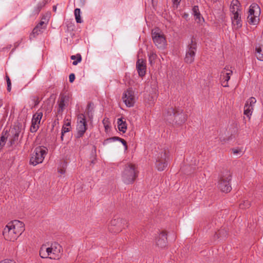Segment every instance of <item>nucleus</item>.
Masks as SVG:
<instances>
[{
  "label": "nucleus",
  "instance_id": "nucleus-1",
  "mask_svg": "<svg viewBox=\"0 0 263 263\" xmlns=\"http://www.w3.org/2000/svg\"><path fill=\"white\" fill-rule=\"evenodd\" d=\"M24 230V224L21 221L15 220L8 223L4 229L3 234L6 240L14 241Z\"/></svg>",
  "mask_w": 263,
  "mask_h": 263
},
{
  "label": "nucleus",
  "instance_id": "nucleus-2",
  "mask_svg": "<svg viewBox=\"0 0 263 263\" xmlns=\"http://www.w3.org/2000/svg\"><path fill=\"white\" fill-rule=\"evenodd\" d=\"M62 247L58 243L43 245L40 250V255L43 258L59 259L61 255Z\"/></svg>",
  "mask_w": 263,
  "mask_h": 263
},
{
  "label": "nucleus",
  "instance_id": "nucleus-3",
  "mask_svg": "<svg viewBox=\"0 0 263 263\" xmlns=\"http://www.w3.org/2000/svg\"><path fill=\"white\" fill-rule=\"evenodd\" d=\"M166 119L171 122L175 123L178 125L184 123L186 119L187 116L179 108L174 109L171 108L168 109L166 114Z\"/></svg>",
  "mask_w": 263,
  "mask_h": 263
},
{
  "label": "nucleus",
  "instance_id": "nucleus-4",
  "mask_svg": "<svg viewBox=\"0 0 263 263\" xmlns=\"http://www.w3.org/2000/svg\"><path fill=\"white\" fill-rule=\"evenodd\" d=\"M138 176L135 165L132 164L126 165L122 174V181L127 184L134 182Z\"/></svg>",
  "mask_w": 263,
  "mask_h": 263
},
{
  "label": "nucleus",
  "instance_id": "nucleus-5",
  "mask_svg": "<svg viewBox=\"0 0 263 263\" xmlns=\"http://www.w3.org/2000/svg\"><path fill=\"white\" fill-rule=\"evenodd\" d=\"M48 149L44 146H39L35 148L30 159V164L35 166L43 162L47 154Z\"/></svg>",
  "mask_w": 263,
  "mask_h": 263
},
{
  "label": "nucleus",
  "instance_id": "nucleus-6",
  "mask_svg": "<svg viewBox=\"0 0 263 263\" xmlns=\"http://www.w3.org/2000/svg\"><path fill=\"white\" fill-rule=\"evenodd\" d=\"M248 22L250 24L255 25L259 22L260 9L259 6L255 3L251 4L249 7Z\"/></svg>",
  "mask_w": 263,
  "mask_h": 263
},
{
  "label": "nucleus",
  "instance_id": "nucleus-7",
  "mask_svg": "<svg viewBox=\"0 0 263 263\" xmlns=\"http://www.w3.org/2000/svg\"><path fill=\"white\" fill-rule=\"evenodd\" d=\"M231 178V175L229 172H226L221 176L218 187L222 192L228 193L232 190L230 185Z\"/></svg>",
  "mask_w": 263,
  "mask_h": 263
},
{
  "label": "nucleus",
  "instance_id": "nucleus-8",
  "mask_svg": "<svg viewBox=\"0 0 263 263\" xmlns=\"http://www.w3.org/2000/svg\"><path fill=\"white\" fill-rule=\"evenodd\" d=\"M122 99L127 107L134 106L136 102V96L134 90L132 88L127 89L123 92Z\"/></svg>",
  "mask_w": 263,
  "mask_h": 263
},
{
  "label": "nucleus",
  "instance_id": "nucleus-9",
  "mask_svg": "<svg viewBox=\"0 0 263 263\" xmlns=\"http://www.w3.org/2000/svg\"><path fill=\"white\" fill-rule=\"evenodd\" d=\"M167 152L166 150L162 151L156 158L155 166L157 170L162 171L167 166Z\"/></svg>",
  "mask_w": 263,
  "mask_h": 263
},
{
  "label": "nucleus",
  "instance_id": "nucleus-10",
  "mask_svg": "<svg viewBox=\"0 0 263 263\" xmlns=\"http://www.w3.org/2000/svg\"><path fill=\"white\" fill-rule=\"evenodd\" d=\"M87 129V123L85 116L83 114H80L78 116L77 119V136L81 137L83 136Z\"/></svg>",
  "mask_w": 263,
  "mask_h": 263
},
{
  "label": "nucleus",
  "instance_id": "nucleus-11",
  "mask_svg": "<svg viewBox=\"0 0 263 263\" xmlns=\"http://www.w3.org/2000/svg\"><path fill=\"white\" fill-rule=\"evenodd\" d=\"M152 37L155 45L158 48L163 49L166 45V40L163 35L158 30L152 31Z\"/></svg>",
  "mask_w": 263,
  "mask_h": 263
},
{
  "label": "nucleus",
  "instance_id": "nucleus-12",
  "mask_svg": "<svg viewBox=\"0 0 263 263\" xmlns=\"http://www.w3.org/2000/svg\"><path fill=\"white\" fill-rule=\"evenodd\" d=\"M43 117V112L39 109L33 115L31 120V125L30 128V131L31 133L36 132L40 125L41 120Z\"/></svg>",
  "mask_w": 263,
  "mask_h": 263
},
{
  "label": "nucleus",
  "instance_id": "nucleus-13",
  "mask_svg": "<svg viewBox=\"0 0 263 263\" xmlns=\"http://www.w3.org/2000/svg\"><path fill=\"white\" fill-rule=\"evenodd\" d=\"M196 43L192 39L191 44L188 46L184 61L187 63H192L194 60L196 51Z\"/></svg>",
  "mask_w": 263,
  "mask_h": 263
},
{
  "label": "nucleus",
  "instance_id": "nucleus-14",
  "mask_svg": "<svg viewBox=\"0 0 263 263\" xmlns=\"http://www.w3.org/2000/svg\"><path fill=\"white\" fill-rule=\"evenodd\" d=\"M233 73L232 70L229 69V67H225L221 72L220 80L221 83L223 87H227L229 86L228 81L230 79L231 76Z\"/></svg>",
  "mask_w": 263,
  "mask_h": 263
},
{
  "label": "nucleus",
  "instance_id": "nucleus-15",
  "mask_svg": "<svg viewBox=\"0 0 263 263\" xmlns=\"http://www.w3.org/2000/svg\"><path fill=\"white\" fill-rule=\"evenodd\" d=\"M256 102V99L253 97L248 99L246 102L244 106V114L249 118H250L252 115L254 109V106Z\"/></svg>",
  "mask_w": 263,
  "mask_h": 263
},
{
  "label": "nucleus",
  "instance_id": "nucleus-16",
  "mask_svg": "<svg viewBox=\"0 0 263 263\" xmlns=\"http://www.w3.org/2000/svg\"><path fill=\"white\" fill-rule=\"evenodd\" d=\"M69 97L66 95L61 96L58 101V107L57 112L59 115H62L65 107L68 105Z\"/></svg>",
  "mask_w": 263,
  "mask_h": 263
},
{
  "label": "nucleus",
  "instance_id": "nucleus-17",
  "mask_svg": "<svg viewBox=\"0 0 263 263\" xmlns=\"http://www.w3.org/2000/svg\"><path fill=\"white\" fill-rule=\"evenodd\" d=\"M136 68L139 76L141 77H143L146 72L145 62L142 59H139L136 63Z\"/></svg>",
  "mask_w": 263,
  "mask_h": 263
},
{
  "label": "nucleus",
  "instance_id": "nucleus-18",
  "mask_svg": "<svg viewBox=\"0 0 263 263\" xmlns=\"http://www.w3.org/2000/svg\"><path fill=\"white\" fill-rule=\"evenodd\" d=\"M167 235L165 232H162L156 241L157 245L160 248H164L167 245Z\"/></svg>",
  "mask_w": 263,
  "mask_h": 263
},
{
  "label": "nucleus",
  "instance_id": "nucleus-19",
  "mask_svg": "<svg viewBox=\"0 0 263 263\" xmlns=\"http://www.w3.org/2000/svg\"><path fill=\"white\" fill-rule=\"evenodd\" d=\"M230 10L231 14L240 13L241 12L240 4L238 0H233L231 2Z\"/></svg>",
  "mask_w": 263,
  "mask_h": 263
},
{
  "label": "nucleus",
  "instance_id": "nucleus-20",
  "mask_svg": "<svg viewBox=\"0 0 263 263\" xmlns=\"http://www.w3.org/2000/svg\"><path fill=\"white\" fill-rule=\"evenodd\" d=\"M193 14L194 16L195 21L199 24H202L204 22V18L201 16L198 6H194L192 9Z\"/></svg>",
  "mask_w": 263,
  "mask_h": 263
},
{
  "label": "nucleus",
  "instance_id": "nucleus-21",
  "mask_svg": "<svg viewBox=\"0 0 263 263\" xmlns=\"http://www.w3.org/2000/svg\"><path fill=\"white\" fill-rule=\"evenodd\" d=\"M46 26V24L44 21H41L33 29L32 33L34 35H38L41 33L45 29Z\"/></svg>",
  "mask_w": 263,
  "mask_h": 263
},
{
  "label": "nucleus",
  "instance_id": "nucleus-22",
  "mask_svg": "<svg viewBox=\"0 0 263 263\" xmlns=\"http://www.w3.org/2000/svg\"><path fill=\"white\" fill-rule=\"evenodd\" d=\"M11 132L13 134V136L10 140V145H13L18 140L21 130L18 126H16L12 129Z\"/></svg>",
  "mask_w": 263,
  "mask_h": 263
},
{
  "label": "nucleus",
  "instance_id": "nucleus-23",
  "mask_svg": "<svg viewBox=\"0 0 263 263\" xmlns=\"http://www.w3.org/2000/svg\"><path fill=\"white\" fill-rule=\"evenodd\" d=\"M255 55L258 60L263 61V41L260 45L256 46Z\"/></svg>",
  "mask_w": 263,
  "mask_h": 263
},
{
  "label": "nucleus",
  "instance_id": "nucleus-24",
  "mask_svg": "<svg viewBox=\"0 0 263 263\" xmlns=\"http://www.w3.org/2000/svg\"><path fill=\"white\" fill-rule=\"evenodd\" d=\"M118 129L125 133L127 129V124L125 120H123V118H119L117 120Z\"/></svg>",
  "mask_w": 263,
  "mask_h": 263
},
{
  "label": "nucleus",
  "instance_id": "nucleus-25",
  "mask_svg": "<svg viewBox=\"0 0 263 263\" xmlns=\"http://www.w3.org/2000/svg\"><path fill=\"white\" fill-rule=\"evenodd\" d=\"M70 121L68 119L65 121L64 124L62 129L61 139L63 140V136L65 133L70 131Z\"/></svg>",
  "mask_w": 263,
  "mask_h": 263
},
{
  "label": "nucleus",
  "instance_id": "nucleus-26",
  "mask_svg": "<svg viewBox=\"0 0 263 263\" xmlns=\"http://www.w3.org/2000/svg\"><path fill=\"white\" fill-rule=\"evenodd\" d=\"M9 134L8 132L3 131L2 133L1 136L0 137V149L3 148V147L5 145L6 142L8 137Z\"/></svg>",
  "mask_w": 263,
  "mask_h": 263
},
{
  "label": "nucleus",
  "instance_id": "nucleus-27",
  "mask_svg": "<svg viewBox=\"0 0 263 263\" xmlns=\"http://www.w3.org/2000/svg\"><path fill=\"white\" fill-rule=\"evenodd\" d=\"M70 58L71 60H73L72 62L73 65H77L82 61V57L80 53H78L76 55H72L71 56Z\"/></svg>",
  "mask_w": 263,
  "mask_h": 263
},
{
  "label": "nucleus",
  "instance_id": "nucleus-28",
  "mask_svg": "<svg viewBox=\"0 0 263 263\" xmlns=\"http://www.w3.org/2000/svg\"><path fill=\"white\" fill-rule=\"evenodd\" d=\"M148 61L151 65L155 63V61L156 59L157 55L153 51L151 50L148 52Z\"/></svg>",
  "mask_w": 263,
  "mask_h": 263
},
{
  "label": "nucleus",
  "instance_id": "nucleus-29",
  "mask_svg": "<svg viewBox=\"0 0 263 263\" xmlns=\"http://www.w3.org/2000/svg\"><path fill=\"white\" fill-rule=\"evenodd\" d=\"M74 16L77 23H81L83 22L81 18V10L79 8H76L74 10Z\"/></svg>",
  "mask_w": 263,
  "mask_h": 263
},
{
  "label": "nucleus",
  "instance_id": "nucleus-30",
  "mask_svg": "<svg viewBox=\"0 0 263 263\" xmlns=\"http://www.w3.org/2000/svg\"><path fill=\"white\" fill-rule=\"evenodd\" d=\"M115 140L120 141L123 144V145L125 146V149H126L127 148L126 142L124 139L119 138V137H114L111 138L107 139L105 141V142L106 141H115Z\"/></svg>",
  "mask_w": 263,
  "mask_h": 263
},
{
  "label": "nucleus",
  "instance_id": "nucleus-31",
  "mask_svg": "<svg viewBox=\"0 0 263 263\" xmlns=\"http://www.w3.org/2000/svg\"><path fill=\"white\" fill-rule=\"evenodd\" d=\"M233 29H238L242 26V21L241 18L232 21Z\"/></svg>",
  "mask_w": 263,
  "mask_h": 263
},
{
  "label": "nucleus",
  "instance_id": "nucleus-32",
  "mask_svg": "<svg viewBox=\"0 0 263 263\" xmlns=\"http://www.w3.org/2000/svg\"><path fill=\"white\" fill-rule=\"evenodd\" d=\"M31 104L30 105L31 108H32L36 106L40 102L39 98L37 96H32L30 98Z\"/></svg>",
  "mask_w": 263,
  "mask_h": 263
},
{
  "label": "nucleus",
  "instance_id": "nucleus-33",
  "mask_svg": "<svg viewBox=\"0 0 263 263\" xmlns=\"http://www.w3.org/2000/svg\"><path fill=\"white\" fill-rule=\"evenodd\" d=\"M103 124L104 125L105 130L106 132H108V130L110 128V124L108 118H105L102 121Z\"/></svg>",
  "mask_w": 263,
  "mask_h": 263
},
{
  "label": "nucleus",
  "instance_id": "nucleus-34",
  "mask_svg": "<svg viewBox=\"0 0 263 263\" xmlns=\"http://www.w3.org/2000/svg\"><path fill=\"white\" fill-rule=\"evenodd\" d=\"M250 202L248 200H244L243 202L240 203L239 207L240 209H245L250 206Z\"/></svg>",
  "mask_w": 263,
  "mask_h": 263
},
{
  "label": "nucleus",
  "instance_id": "nucleus-35",
  "mask_svg": "<svg viewBox=\"0 0 263 263\" xmlns=\"http://www.w3.org/2000/svg\"><path fill=\"white\" fill-rule=\"evenodd\" d=\"M121 221H125V220H123L121 219H115L111 221L110 224L111 227L115 226L116 227L117 224H119Z\"/></svg>",
  "mask_w": 263,
  "mask_h": 263
},
{
  "label": "nucleus",
  "instance_id": "nucleus-36",
  "mask_svg": "<svg viewBox=\"0 0 263 263\" xmlns=\"http://www.w3.org/2000/svg\"><path fill=\"white\" fill-rule=\"evenodd\" d=\"M241 18L240 12L237 13L231 14V20L232 21L239 20Z\"/></svg>",
  "mask_w": 263,
  "mask_h": 263
},
{
  "label": "nucleus",
  "instance_id": "nucleus-37",
  "mask_svg": "<svg viewBox=\"0 0 263 263\" xmlns=\"http://www.w3.org/2000/svg\"><path fill=\"white\" fill-rule=\"evenodd\" d=\"M109 230L110 231H112L113 232H114V233H118V232L121 231L122 229H121V228H119V227L118 226L117 228H115V230L111 227L109 228Z\"/></svg>",
  "mask_w": 263,
  "mask_h": 263
},
{
  "label": "nucleus",
  "instance_id": "nucleus-38",
  "mask_svg": "<svg viewBox=\"0 0 263 263\" xmlns=\"http://www.w3.org/2000/svg\"><path fill=\"white\" fill-rule=\"evenodd\" d=\"M75 79V75L74 73L70 74L69 76V80L70 83H72Z\"/></svg>",
  "mask_w": 263,
  "mask_h": 263
},
{
  "label": "nucleus",
  "instance_id": "nucleus-39",
  "mask_svg": "<svg viewBox=\"0 0 263 263\" xmlns=\"http://www.w3.org/2000/svg\"><path fill=\"white\" fill-rule=\"evenodd\" d=\"M0 263H15V262L13 260L5 259L0 261Z\"/></svg>",
  "mask_w": 263,
  "mask_h": 263
},
{
  "label": "nucleus",
  "instance_id": "nucleus-40",
  "mask_svg": "<svg viewBox=\"0 0 263 263\" xmlns=\"http://www.w3.org/2000/svg\"><path fill=\"white\" fill-rule=\"evenodd\" d=\"M6 78H7V86L8 85H11V81H10V80L8 76H6Z\"/></svg>",
  "mask_w": 263,
  "mask_h": 263
},
{
  "label": "nucleus",
  "instance_id": "nucleus-41",
  "mask_svg": "<svg viewBox=\"0 0 263 263\" xmlns=\"http://www.w3.org/2000/svg\"><path fill=\"white\" fill-rule=\"evenodd\" d=\"M173 4L177 6L180 2L181 0H172Z\"/></svg>",
  "mask_w": 263,
  "mask_h": 263
},
{
  "label": "nucleus",
  "instance_id": "nucleus-42",
  "mask_svg": "<svg viewBox=\"0 0 263 263\" xmlns=\"http://www.w3.org/2000/svg\"><path fill=\"white\" fill-rule=\"evenodd\" d=\"M60 174H63L65 173V171L63 169H60L58 171Z\"/></svg>",
  "mask_w": 263,
  "mask_h": 263
},
{
  "label": "nucleus",
  "instance_id": "nucleus-43",
  "mask_svg": "<svg viewBox=\"0 0 263 263\" xmlns=\"http://www.w3.org/2000/svg\"><path fill=\"white\" fill-rule=\"evenodd\" d=\"M11 85H8L7 86V90L8 91H11Z\"/></svg>",
  "mask_w": 263,
  "mask_h": 263
},
{
  "label": "nucleus",
  "instance_id": "nucleus-44",
  "mask_svg": "<svg viewBox=\"0 0 263 263\" xmlns=\"http://www.w3.org/2000/svg\"><path fill=\"white\" fill-rule=\"evenodd\" d=\"M233 153H234V154H236L239 153V151L238 150L235 149V150L233 151Z\"/></svg>",
  "mask_w": 263,
  "mask_h": 263
},
{
  "label": "nucleus",
  "instance_id": "nucleus-45",
  "mask_svg": "<svg viewBox=\"0 0 263 263\" xmlns=\"http://www.w3.org/2000/svg\"><path fill=\"white\" fill-rule=\"evenodd\" d=\"M53 9L54 10V11H55L56 10V7L54 6L53 7Z\"/></svg>",
  "mask_w": 263,
  "mask_h": 263
},
{
  "label": "nucleus",
  "instance_id": "nucleus-46",
  "mask_svg": "<svg viewBox=\"0 0 263 263\" xmlns=\"http://www.w3.org/2000/svg\"><path fill=\"white\" fill-rule=\"evenodd\" d=\"M58 115H60V116H62V115H59V114H58V115H57V116H58Z\"/></svg>",
  "mask_w": 263,
  "mask_h": 263
}]
</instances>
